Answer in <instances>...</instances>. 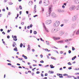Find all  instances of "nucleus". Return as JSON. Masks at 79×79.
Wrapping results in <instances>:
<instances>
[{"instance_id": "obj_58", "label": "nucleus", "mask_w": 79, "mask_h": 79, "mask_svg": "<svg viewBox=\"0 0 79 79\" xmlns=\"http://www.w3.org/2000/svg\"><path fill=\"white\" fill-rule=\"evenodd\" d=\"M40 57L41 58H42L43 57V56L42 55H40Z\"/></svg>"}, {"instance_id": "obj_47", "label": "nucleus", "mask_w": 79, "mask_h": 79, "mask_svg": "<svg viewBox=\"0 0 79 79\" xmlns=\"http://www.w3.org/2000/svg\"><path fill=\"white\" fill-rule=\"evenodd\" d=\"M22 13V11H20L19 12V14H20V15H21V13Z\"/></svg>"}, {"instance_id": "obj_36", "label": "nucleus", "mask_w": 79, "mask_h": 79, "mask_svg": "<svg viewBox=\"0 0 79 79\" xmlns=\"http://www.w3.org/2000/svg\"><path fill=\"white\" fill-rule=\"evenodd\" d=\"M41 75L42 77H44V74L43 73H41Z\"/></svg>"}, {"instance_id": "obj_9", "label": "nucleus", "mask_w": 79, "mask_h": 79, "mask_svg": "<svg viewBox=\"0 0 79 79\" xmlns=\"http://www.w3.org/2000/svg\"><path fill=\"white\" fill-rule=\"evenodd\" d=\"M29 5H32V1H30L29 2Z\"/></svg>"}, {"instance_id": "obj_52", "label": "nucleus", "mask_w": 79, "mask_h": 79, "mask_svg": "<svg viewBox=\"0 0 79 79\" xmlns=\"http://www.w3.org/2000/svg\"><path fill=\"white\" fill-rule=\"evenodd\" d=\"M47 75H48V74H47V73H45V76H47Z\"/></svg>"}, {"instance_id": "obj_56", "label": "nucleus", "mask_w": 79, "mask_h": 79, "mask_svg": "<svg viewBox=\"0 0 79 79\" xmlns=\"http://www.w3.org/2000/svg\"><path fill=\"white\" fill-rule=\"evenodd\" d=\"M63 76H67V74H64Z\"/></svg>"}, {"instance_id": "obj_8", "label": "nucleus", "mask_w": 79, "mask_h": 79, "mask_svg": "<svg viewBox=\"0 0 79 79\" xmlns=\"http://www.w3.org/2000/svg\"><path fill=\"white\" fill-rule=\"evenodd\" d=\"M52 16L54 18H55L56 17V15L55 14V13H52Z\"/></svg>"}, {"instance_id": "obj_24", "label": "nucleus", "mask_w": 79, "mask_h": 79, "mask_svg": "<svg viewBox=\"0 0 79 79\" xmlns=\"http://www.w3.org/2000/svg\"><path fill=\"white\" fill-rule=\"evenodd\" d=\"M41 10L42 11H44V8L43 7L41 8Z\"/></svg>"}, {"instance_id": "obj_30", "label": "nucleus", "mask_w": 79, "mask_h": 79, "mask_svg": "<svg viewBox=\"0 0 79 79\" xmlns=\"http://www.w3.org/2000/svg\"><path fill=\"white\" fill-rule=\"evenodd\" d=\"M29 46H30L29 45H28V48H27V50H30V49H31V48H30V47H29Z\"/></svg>"}, {"instance_id": "obj_55", "label": "nucleus", "mask_w": 79, "mask_h": 79, "mask_svg": "<svg viewBox=\"0 0 79 79\" xmlns=\"http://www.w3.org/2000/svg\"><path fill=\"white\" fill-rule=\"evenodd\" d=\"M32 51L33 52H34L35 51L34 49H32Z\"/></svg>"}, {"instance_id": "obj_14", "label": "nucleus", "mask_w": 79, "mask_h": 79, "mask_svg": "<svg viewBox=\"0 0 79 79\" xmlns=\"http://www.w3.org/2000/svg\"><path fill=\"white\" fill-rule=\"evenodd\" d=\"M14 51H16V52H18V50H17V48L15 47V48L14 49Z\"/></svg>"}, {"instance_id": "obj_29", "label": "nucleus", "mask_w": 79, "mask_h": 79, "mask_svg": "<svg viewBox=\"0 0 79 79\" xmlns=\"http://www.w3.org/2000/svg\"><path fill=\"white\" fill-rule=\"evenodd\" d=\"M9 5H13V3L10 2L9 3Z\"/></svg>"}, {"instance_id": "obj_33", "label": "nucleus", "mask_w": 79, "mask_h": 79, "mask_svg": "<svg viewBox=\"0 0 79 79\" xmlns=\"http://www.w3.org/2000/svg\"><path fill=\"white\" fill-rule=\"evenodd\" d=\"M46 42L47 45H48V44H49V42L48 41H46Z\"/></svg>"}, {"instance_id": "obj_43", "label": "nucleus", "mask_w": 79, "mask_h": 79, "mask_svg": "<svg viewBox=\"0 0 79 79\" xmlns=\"http://www.w3.org/2000/svg\"><path fill=\"white\" fill-rule=\"evenodd\" d=\"M30 27H32V25L31 24L30 25Z\"/></svg>"}, {"instance_id": "obj_6", "label": "nucleus", "mask_w": 79, "mask_h": 79, "mask_svg": "<svg viewBox=\"0 0 79 79\" xmlns=\"http://www.w3.org/2000/svg\"><path fill=\"white\" fill-rule=\"evenodd\" d=\"M57 76H59V77L60 78H63V74H61L60 73H57Z\"/></svg>"}, {"instance_id": "obj_64", "label": "nucleus", "mask_w": 79, "mask_h": 79, "mask_svg": "<svg viewBox=\"0 0 79 79\" xmlns=\"http://www.w3.org/2000/svg\"><path fill=\"white\" fill-rule=\"evenodd\" d=\"M39 3H42V1H40Z\"/></svg>"}, {"instance_id": "obj_1", "label": "nucleus", "mask_w": 79, "mask_h": 79, "mask_svg": "<svg viewBox=\"0 0 79 79\" xmlns=\"http://www.w3.org/2000/svg\"><path fill=\"white\" fill-rule=\"evenodd\" d=\"M50 3V2L49 0H45L43 4L44 6H47Z\"/></svg>"}, {"instance_id": "obj_42", "label": "nucleus", "mask_w": 79, "mask_h": 79, "mask_svg": "<svg viewBox=\"0 0 79 79\" xmlns=\"http://www.w3.org/2000/svg\"><path fill=\"white\" fill-rule=\"evenodd\" d=\"M32 30H30V34H31V33H32Z\"/></svg>"}, {"instance_id": "obj_11", "label": "nucleus", "mask_w": 79, "mask_h": 79, "mask_svg": "<svg viewBox=\"0 0 79 79\" xmlns=\"http://www.w3.org/2000/svg\"><path fill=\"white\" fill-rule=\"evenodd\" d=\"M60 35H63V34H64V32H63V31H61L60 32Z\"/></svg>"}, {"instance_id": "obj_38", "label": "nucleus", "mask_w": 79, "mask_h": 79, "mask_svg": "<svg viewBox=\"0 0 79 79\" xmlns=\"http://www.w3.org/2000/svg\"><path fill=\"white\" fill-rule=\"evenodd\" d=\"M45 51H46V52H48V49H45Z\"/></svg>"}, {"instance_id": "obj_54", "label": "nucleus", "mask_w": 79, "mask_h": 79, "mask_svg": "<svg viewBox=\"0 0 79 79\" xmlns=\"http://www.w3.org/2000/svg\"><path fill=\"white\" fill-rule=\"evenodd\" d=\"M2 11H5V9H2Z\"/></svg>"}, {"instance_id": "obj_20", "label": "nucleus", "mask_w": 79, "mask_h": 79, "mask_svg": "<svg viewBox=\"0 0 79 79\" xmlns=\"http://www.w3.org/2000/svg\"><path fill=\"white\" fill-rule=\"evenodd\" d=\"M74 8H75V6H72L70 8H72V10H74Z\"/></svg>"}, {"instance_id": "obj_51", "label": "nucleus", "mask_w": 79, "mask_h": 79, "mask_svg": "<svg viewBox=\"0 0 79 79\" xmlns=\"http://www.w3.org/2000/svg\"><path fill=\"white\" fill-rule=\"evenodd\" d=\"M24 58L27 59V56H25L24 57Z\"/></svg>"}, {"instance_id": "obj_37", "label": "nucleus", "mask_w": 79, "mask_h": 79, "mask_svg": "<svg viewBox=\"0 0 79 79\" xmlns=\"http://www.w3.org/2000/svg\"><path fill=\"white\" fill-rule=\"evenodd\" d=\"M75 70H79V68H77L75 69Z\"/></svg>"}, {"instance_id": "obj_2", "label": "nucleus", "mask_w": 79, "mask_h": 79, "mask_svg": "<svg viewBox=\"0 0 79 79\" xmlns=\"http://www.w3.org/2000/svg\"><path fill=\"white\" fill-rule=\"evenodd\" d=\"M58 31H60V28H53L51 32L53 33H55V32H57Z\"/></svg>"}, {"instance_id": "obj_41", "label": "nucleus", "mask_w": 79, "mask_h": 79, "mask_svg": "<svg viewBox=\"0 0 79 79\" xmlns=\"http://www.w3.org/2000/svg\"><path fill=\"white\" fill-rule=\"evenodd\" d=\"M64 26V24H62L60 26L61 27H63Z\"/></svg>"}, {"instance_id": "obj_59", "label": "nucleus", "mask_w": 79, "mask_h": 79, "mask_svg": "<svg viewBox=\"0 0 79 79\" xmlns=\"http://www.w3.org/2000/svg\"><path fill=\"white\" fill-rule=\"evenodd\" d=\"M63 53V52H62V51H60V53L61 54H62V53Z\"/></svg>"}, {"instance_id": "obj_40", "label": "nucleus", "mask_w": 79, "mask_h": 79, "mask_svg": "<svg viewBox=\"0 0 79 79\" xmlns=\"http://www.w3.org/2000/svg\"><path fill=\"white\" fill-rule=\"evenodd\" d=\"M21 25H23L24 24V23L23 22H22V23H21Z\"/></svg>"}, {"instance_id": "obj_7", "label": "nucleus", "mask_w": 79, "mask_h": 79, "mask_svg": "<svg viewBox=\"0 0 79 79\" xmlns=\"http://www.w3.org/2000/svg\"><path fill=\"white\" fill-rule=\"evenodd\" d=\"M47 24H49L51 23V21L50 20H48L46 22Z\"/></svg>"}, {"instance_id": "obj_25", "label": "nucleus", "mask_w": 79, "mask_h": 79, "mask_svg": "<svg viewBox=\"0 0 79 79\" xmlns=\"http://www.w3.org/2000/svg\"><path fill=\"white\" fill-rule=\"evenodd\" d=\"M76 50V49L74 48V47H72V50L74 51L75 50Z\"/></svg>"}, {"instance_id": "obj_27", "label": "nucleus", "mask_w": 79, "mask_h": 79, "mask_svg": "<svg viewBox=\"0 0 79 79\" xmlns=\"http://www.w3.org/2000/svg\"><path fill=\"white\" fill-rule=\"evenodd\" d=\"M34 34H37V31H34Z\"/></svg>"}, {"instance_id": "obj_63", "label": "nucleus", "mask_w": 79, "mask_h": 79, "mask_svg": "<svg viewBox=\"0 0 79 79\" xmlns=\"http://www.w3.org/2000/svg\"><path fill=\"white\" fill-rule=\"evenodd\" d=\"M65 48H68V46L67 45H65Z\"/></svg>"}, {"instance_id": "obj_62", "label": "nucleus", "mask_w": 79, "mask_h": 79, "mask_svg": "<svg viewBox=\"0 0 79 79\" xmlns=\"http://www.w3.org/2000/svg\"><path fill=\"white\" fill-rule=\"evenodd\" d=\"M0 31H1V32H2V31H3V29H1Z\"/></svg>"}, {"instance_id": "obj_34", "label": "nucleus", "mask_w": 79, "mask_h": 79, "mask_svg": "<svg viewBox=\"0 0 79 79\" xmlns=\"http://www.w3.org/2000/svg\"><path fill=\"white\" fill-rule=\"evenodd\" d=\"M19 60H23V58H19Z\"/></svg>"}, {"instance_id": "obj_46", "label": "nucleus", "mask_w": 79, "mask_h": 79, "mask_svg": "<svg viewBox=\"0 0 79 79\" xmlns=\"http://www.w3.org/2000/svg\"><path fill=\"white\" fill-rule=\"evenodd\" d=\"M40 73V72L39 71H37L36 72V74H39Z\"/></svg>"}, {"instance_id": "obj_57", "label": "nucleus", "mask_w": 79, "mask_h": 79, "mask_svg": "<svg viewBox=\"0 0 79 79\" xmlns=\"http://www.w3.org/2000/svg\"><path fill=\"white\" fill-rule=\"evenodd\" d=\"M10 32V30H8L7 31V32H8V33Z\"/></svg>"}, {"instance_id": "obj_61", "label": "nucleus", "mask_w": 79, "mask_h": 79, "mask_svg": "<svg viewBox=\"0 0 79 79\" xmlns=\"http://www.w3.org/2000/svg\"><path fill=\"white\" fill-rule=\"evenodd\" d=\"M17 65H18V66H20V64H19L17 63Z\"/></svg>"}, {"instance_id": "obj_5", "label": "nucleus", "mask_w": 79, "mask_h": 79, "mask_svg": "<svg viewBox=\"0 0 79 79\" xmlns=\"http://www.w3.org/2000/svg\"><path fill=\"white\" fill-rule=\"evenodd\" d=\"M53 39L55 40H60V37H53Z\"/></svg>"}, {"instance_id": "obj_15", "label": "nucleus", "mask_w": 79, "mask_h": 79, "mask_svg": "<svg viewBox=\"0 0 79 79\" xmlns=\"http://www.w3.org/2000/svg\"><path fill=\"white\" fill-rule=\"evenodd\" d=\"M76 58V56H75L74 57H73L72 58V60H74L75 59V58Z\"/></svg>"}, {"instance_id": "obj_35", "label": "nucleus", "mask_w": 79, "mask_h": 79, "mask_svg": "<svg viewBox=\"0 0 79 79\" xmlns=\"http://www.w3.org/2000/svg\"><path fill=\"white\" fill-rule=\"evenodd\" d=\"M40 62H41V63H44V61L41 60V61H40Z\"/></svg>"}, {"instance_id": "obj_50", "label": "nucleus", "mask_w": 79, "mask_h": 79, "mask_svg": "<svg viewBox=\"0 0 79 79\" xmlns=\"http://www.w3.org/2000/svg\"><path fill=\"white\" fill-rule=\"evenodd\" d=\"M2 34H3L4 35H5V32H4V31L2 32Z\"/></svg>"}, {"instance_id": "obj_49", "label": "nucleus", "mask_w": 79, "mask_h": 79, "mask_svg": "<svg viewBox=\"0 0 79 79\" xmlns=\"http://www.w3.org/2000/svg\"><path fill=\"white\" fill-rule=\"evenodd\" d=\"M62 7L63 8H65V6H64V5H63Z\"/></svg>"}, {"instance_id": "obj_21", "label": "nucleus", "mask_w": 79, "mask_h": 79, "mask_svg": "<svg viewBox=\"0 0 79 79\" xmlns=\"http://www.w3.org/2000/svg\"><path fill=\"white\" fill-rule=\"evenodd\" d=\"M79 34V30H78L76 32V34Z\"/></svg>"}, {"instance_id": "obj_48", "label": "nucleus", "mask_w": 79, "mask_h": 79, "mask_svg": "<svg viewBox=\"0 0 79 79\" xmlns=\"http://www.w3.org/2000/svg\"><path fill=\"white\" fill-rule=\"evenodd\" d=\"M7 39H9V38H10V36L8 35V36H7Z\"/></svg>"}, {"instance_id": "obj_13", "label": "nucleus", "mask_w": 79, "mask_h": 79, "mask_svg": "<svg viewBox=\"0 0 79 79\" xmlns=\"http://www.w3.org/2000/svg\"><path fill=\"white\" fill-rule=\"evenodd\" d=\"M48 73H49V74H53V72L52 71H49L48 72Z\"/></svg>"}, {"instance_id": "obj_22", "label": "nucleus", "mask_w": 79, "mask_h": 79, "mask_svg": "<svg viewBox=\"0 0 79 79\" xmlns=\"http://www.w3.org/2000/svg\"><path fill=\"white\" fill-rule=\"evenodd\" d=\"M58 11L59 13H61V12H62V11H61V9H59L58 10Z\"/></svg>"}, {"instance_id": "obj_17", "label": "nucleus", "mask_w": 79, "mask_h": 79, "mask_svg": "<svg viewBox=\"0 0 79 79\" xmlns=\"http://www.w3.org/2000/svg\"><path fill=\"white\" fill-rule=\"evenodd\" d=\"M63 40H60L58 41V43H63Z\"/></svg>"}, {"instance_id": "obj_4", "label": "nucleus", "mask_w": 79, "mask_h": 79, "mask_svg": "<svg viewBox=\"0 0 79 79\" xmlns=\"http://www.w3.org/2000/svg\"><path fill=\"white\" fill-rule=\"evenodd\" d=\"M60 21H57L54 24V26L56 27H57L60 25Z\"/></svg>"}, {"instance_id": "obj_31", "label": "nucleus", "mask_w": 79, "mask_h": 79, "mask_svg": "<svg viewBox=\"0 0 79 79\" xmlns=\"http://www.w3.org/2000/svg\"><path fill=\"white\" fill-rule=\"evenodd\" d=\"M7 1H8V0H5L4 2V3H6V2H7Z\"/></svg>"}, {"instance_id": "obj_44", "label": "nucleus", "mask_w": 79, "mask_h": 79, "mask_svg": "<svg viewBox=\"0 0 79 79\" xmlns=\"http://www.w3.org/2000/svg\"><path fill=\"white\" fill-rule=\"evenodd\" d=\"M8 64V65H11V64L8 63V64Z\"/></svg>"}, {"instance_id": "obj_23", "label": "nucleus", "mask_w": 79, "mask_h": 79, "mask_svg": "<svg viewBox=\"0 0 79 79\" xmlns=\"http://www.w3.org/2000/svg\"><path fill=\"white\" fill-rule=\"evenodd\" d=\"M68 64L69 65H72V64L70 62L68 63Z\"/></svg>"}, {"instance_id": "obj_32", "label": "nucleus", "mask_w": 79, "mask_h": 79, "mask_svg": "<svg viewBox=\"0 0 79 79\" xmlns=\"http://www.w3.org/2000/svg\"><path fill=\"white\" fill-rule=\"evenodd\" d=\"M69 40H65V42H68V41H69Z\"/></svg>"}, {"instance_id": "obj_28", "label": "nucleus", "mask_w": 79, "mask_h": 79, "mask_svg": "<svg viewBox=\"0 0 79 79\" xmlns=\"http://www.w3.org/2000/svg\"><path fill=\"white\" fill-rule=\"evenodd\" d=\"M19 8L20 9V10H22V7H21V6H19Z\"/></svg>"}, {"instance_id": "obj_60", "label": "nucleus", "mask_w": 79, "mask_h": 79, "mask_svg": "<svg viewBox=\"0 0 79 79\" xmlns=\"http://www.w3.org/2000/svg\"><path fill=\"white\" fill-rule=\"evenodd\" d=\"M27 28L28 29H29L30 28V27H29V26H28L27 27Z\"/></svg>"}, {"instance_id": "obj_45", "label": "nucleus", "mask_w": 79, "mask_h": 79, "mask_svg": "<svg viewBox=\"0 0 79 79\" xmlns=\"http://www.w3.org/2000/svg\"><path fill=\"white\" fill-rule=\"evenodd\" d=\"M72 69V68H71V67H69V69Z\"/></svg>"}, {"instance_id": "obj_26", "label": "nucleus", "mask_w": 79, "mask_h": 79, "mask_svg": "<svg viewBox=\"0 0 79 79\" xmlns=\"http://www.w3.org/2000/svg\"><path fill=\"white\" fill-rule=\"evenodd\" d=\"M23 44H22V43L20 44V47H23Z\"/></svg>"}, {"instance_id": "obj_18", "label": "nucleus", "mask_w": 79, "mask_h": 79, "mask_svg": "<svg viewBox=\"0 0 79 79\" xmlns=\"http://www.w3.org/2000/svg\"><path fill=\"white\" fill-rule=\"evenodd\" d=\"M33 12L34 13H36V9H34V10L33 11Z\"/></svg>"}, {"instance_id": "obj_19", "label": "nucleus", "mask_w": 79, "mask_h": 79, "mask_svg": "<svg viewBox=\"0 0 79 79\" xmlns=\"http://www.w3.org/2000/svg\"><path fill=\"white\" fill-rule=\"evenodd\" d=\"M44 28L46 32H48V29H47L46 28V27H44Z\"/></svg>"}, {"instance_id": "obj_3", "label": "nucleus", "mask_w": 79, "mask_h": 79, "mask_svg": "<svg viewBox=\"0 0 79 79\" xmlns=\"http://www.w3.org/2000/svg\"><path fill=\"white\" fill-rule=\"evenodd\" d=\"M53 6L52 5L50 6L49 7V13L48 16H50V14L51 13V12H52V7Z\"/></svg>"}, {"instance_id": "obj_16", "label": "nucleus", "mask_w": 79, "mask_h": 79, "mask_svg": "<svg viewBox=\"0 0 79 79\" xmlns=\"http://www.w3.org/2000/svg\"><path fill=\"white\" fill-rule=\"evenodd\" d=\"M50 66L51 68H55L54 66H53V65H52V64L50 65Z\"/></svg>"}, {"instance_id": "obj_39", "label": "nucleus", "mask_w": 79, "mask_h": 79, "mask_svg": "<svg viewBox=\"0 0 79 79\" xmlns=\"http://www.w3.org/2000/svg\"><path fill=\"white\" fill-rule=\"evenodd\" d=\"M71 53V50H69V53Z\"/></svg>"}, {"instance_id": "obj_12", "label": "nucleus", "mask_w": 79, "mask_h": 79, "mask_svg": "<svg viewBox=\"0 0 79 79\" xmlns=\"http://www.w3.org/2000/svg\"><path fill=\"white\" fill-rule=\"evenodd\" d=\"M16 45V43L14 42L13 43V47H15Z\"/></svg>"}, {"instance_id": "obj_53", "label": "nucleus", "mask_w": 79, "mask_h": 79, "mask_svg": "<svg viewBox=\"0 0 79 79\" xmlns=\"http://www.w3.org/2000/svg\"><path fill=\"white\" fill-rule=\"evenodd\" d=\"M26 13L27 15H28V13H29V11H26Z\"/></svg>"}, {"instance_id": "obj_10", "label": "nucleus", "mask_w": 79, "mask_h": 79, "mask_svg": "<svg viewBox=\"0 0 79 79\" xmlns=\"http://www.w3.org/2000/svg\"><path fill=\"white\" fill-rule=\"evenodd\" d=\"M75 2L76 3H77V4H78V3H79V0H75Z\"/></svg>"}]
</instances>
